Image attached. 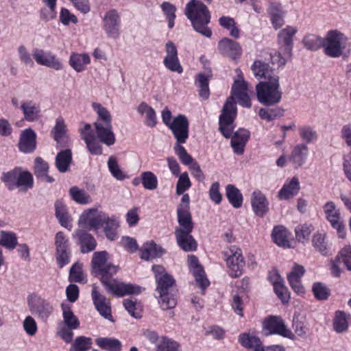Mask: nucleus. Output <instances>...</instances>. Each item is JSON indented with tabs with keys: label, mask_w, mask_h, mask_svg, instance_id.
I'll return each mask as SVG.
<instances>
[{
	"label": "nucleus",
	"mask_w": 351,
	"mask_h": 351,
	"mask_svg": "<svg viewBox=\"0 0 351 351\" xmlns=\"http://www.w3.org/2000/svg\"><path fill=\"white\" fill-rule=\"evenodd\" d=\"M249 84L242 76L235 80L232 86V96L228 98L219 116V130L226 138L231 137L230 145L234 154L241 155L250 138L248 130L241 128L232 136L234 128V121L237 117V106L234 99L243 107L250 108L252 106L249 96Z\"/></svg>",
	"instance_id": "1"
},
{
	"label": "nucleus",
	"mask_w": 351,
	"mask_h": 351,
	"mask_svg": "<svg viewBox=\"0 0 351 351\" xmlns=\"http://www.w3.org/2000/svg\"><path fill=\"white\" fill-rule=\"evenodd\" d=\"M185 14L196 32L207 38L211 36L212 31L207 27L210 21V14L203 3L191 0L186 5Z\"/></svg>",
	"instance_id": "2"
},
{
	"label": "nucleus",
	"mask_w": 351,
	"mask_h": 351,
	"mask_svg": "<svg viewBox=\"0 0 351 351\" xmlns=\"http://www.w3.org/2000/svg\"><path fill=\"white\" fill-rule=\"evenodd\" d=\"M256 90L258 101L265 106H274L282 99V92L278 76L272 77L271 80L260 82L256 86Z\"/></svg>",
	"instance_id": "3"
},
{
	"label": "nucleus",
	"mask_w": 351,
	"mask_h": 351,
	"mask_svg": "<svg viewBox=\"0 0 351 351\" xmlns=\"http://www.w3.org/2000/svg\"><path fill=\"white\" fill-rule=\"evenodd\" d=\"M350 47L348 37L338 29L329 30L324 37V53L330 58H339Z\"/></svg>",
	"instance_id": "4"
},
{
	"label": "nucleus",
	"mask_w": 351,
	"mask_h": 351,
	"mask_svg": "<svg viewBox=\"0 0 351 351\" xmlns=\"http://www.w3.org/2000/svg\"><path fill=\"white\" fill-rule=\"evenodd\" d=\"M1 179L10 191L18 188L21 191L26 192L34 186V178L32 173L20 167L3 173Z\"/></svg>",
	"instance_id": "5"
},
{
	"label": "nucleus",
	"mask_w": 351,
	"mask_h": 351,
	"mask_svg": "<svg viewBox=\"0 0 351 351\" xmlns=\"http://www.w3.org/2000/svg\"><path fill=\"white\" fill-rule=\"evenodd\" d=\"M263 331L266 336L279 335L291 340L295 339V334L279 316H269L263 322Z\"/></svg>",
	"instance_id": "6"
},
{
	"label": "nucleus",
	"mask_w": 351,
	"mask_h": 351,
	"mask_svg": "<svg viewBox=\"0 0 351 351\" xmlns=\"http://www.w3.org/2000/svg\"><path fill=\"white\" fill-rule=\"evenodd\" d=\"M322 210L326 221L333 229H335L339 238L346 234V226L341 215L340 209L331 200L327 201L322 206Z\"/></svg>",
	"instance_id": "7"
},
{
	"label": "nucleus",
	"mask_w": 351,
	"mask_h": 351,
	"mask_svg": "<svg viewBox=\"0 0 351 351\" xmlns=\"http://www.w3.org/2000/svg\"><path fill=\"white\" fill-rule=\"evenodd\" d=\"M224 254L230 276L233 278L240 276L245 266L241 250L236 245H232Z\"/></svg>",
	"instance_id": "8"
},
{
	"label": "nucleus",
	"mask_w": 351,
	"mask_h": 351,
	"mask_svg": "<svg viewBox=\"0 0 351 351\" xmlns=\"http://www.w3.org/2000/svg\"><path fill=\"white\" fill-rule=\"evenodd\" d=\"M108 254L106 251L96 252L92 258L93 271L101 276V280L107 278L117 272V267L108 263Z\"/></svg>",
	"instance_id": "9"
},
{
	"label": "nucleus",
	"mask_w": 351,
	"mask_h": 351,
	"mask_svg": "<svg viewBox=\"0 0 351 351\" xmlns=\"http://www.w3.org/2000/svg\"><path fill=\"white\" fill-rule=\"evenodd\" d=\"M106 213L96 208H88L82 212L77 221L81 229L93 230L97 232L102 226Z\"/></svg>",
	"instance_id": "10"
},
{
	"label": "nucleus",
	"mask_w": 351,
	"mask_h": 351,
	"mask_svg": "<svg viewBox=\"0 0 351 351\" xmlns=\"http://www.w3.org/2000/svg\"><path fill=\"white\" fill-rule=\"evenodd\" d=\"M32 56L38 65L46 66L55 71H60L64 69L63 62L50 51L35 48L32 50Z\"/></svg>",
	"instance_id": "11"
},
{
	"label": "nucleus",
	"mask_w": 351,
	"mask_h": 351,
	"mask_svg": "<svg viewBox=\"0 0 351 351\" xmlns=\"http://www.w3.org/2000/svg\"><path fill=\"white\" fill-rule=\"evenodd\" d=\"M103 29L108 38L116 39L119 36L121 16L118 11L111 9L106 12L102 19Z\"/></svg>",
	"instance_id": "12"
},
{
	"label": "nucleus",
	"mask_w": 351,
	"mask_h": 351,
	"mask_svg": "<svg viewBox=\"0 0 351 351\" xmlns=\"http://www.w3.org/2000/svg\"><path fill=\"white\" fill-rule=\"evenodd\" d=\"M102 284L106 289L117 296L121 297L129 294H136L141 292V287L132 284H126L118 282L117 280L104 278L101 279Z\"/></svg>",
	"instance_id": "13"
},
{
	"label": "nucleus",
	"mask_w": 351,
	"mask_h": 351,
	"mask_svg": "<svg viewBox=\"0 0 351 351\" xmlns=\"http://www.w3.org/2000/svg\"><path fill=\"white\" fill-rule=\"evenodd\" d=\"M167 128L172 132L178 143H186L189 138V123L185 115L179 114L174 117Z\"/></svg>",
	"instance_id": "14"
},
{
	"label": "nucleus",
	"mask_w": 351,
	"mask_h": 351,
	"mask_svg": "<svg viewBox=\"0 0 351 351\" xmlns=\"http://www.w3.org/2000/svg\"><path fill=\"white\" fill-rule=\"evenodd\" d=\"M72 236L83 254L89 253L97 247V241L94 237L84 229H76Z\"/></svg>",
	"instance_id": "15"
},
{
	"label": "nucleus",
	"mask_w": 351,
	"mask_h": 351,
	"mask_svg": "<svg viewBox=\"0 0 351 351\" xmlns=\"http://www.w3.org/2000/svg\"><path fill=\"white\" fill-rule=\"evenodd\" d=\"M188 264L190 271L192 273L195 280L201 289L202 294L204 290L209 286L210 282L205 275L203 267L199 264L197 258L194 255L188 256Z\"/></svg>",
	"instance_id": "16"
},
{
	"label": "nucleus",
	"mask_w": 351,
	"mask_h": 351,
	"mask_svg": "<svg viewBox=\"0 0 351 351\" xmlns=\"http://www.w3.org/2000/svg\"><path fill=\"white\" fill-rule=\"evenodd\" d=\"M152 271L154 274L157 284L156 290L158 293L169 292V288L173 286L175 282L173 277L160 265H153Z\"/></svg>",
	"instance_id": "17"
},
{
	"label": "nucleus",
	"mask_w": 351,
	"mask_h": 351,
	"mask_svg": "<svg viewBox=\"0 0 351 351\" xmlns=\"http://www.w3.org/2000/svg\"><path fill=\"white\" fill-rule=\"evenodd\" d=\"M93 304L99 314L108 319H112L110 300L97 291V287L94 285L91 293Z\"/></svg>",
	"instance_id": "18"
},
{
	"label": "nucleus",
	"mask_w": 351,
	"mask_h": 351,
	"mask_svg": "<svg viewBox=\"0 0 351 351\" xmlns=\"http://www.w3.org/2000/svg\"><path fill=\"white\" fill-rule=\"evenodd\" d=\"M30 311L43 322H46L53 314L52 304L43 299L38 298L29 304Z\"/></svg>",
	"instance_id": "19"
},
{
	"label": "nucleus",
	"mask_w": 351,
	"mask_h": 351,
	"mask_svg": "<svg viewBox=\"0 0 351 351\" xmlns=\"http://www.w3.org/2000/svg\"><path fill=\"white\" fill-rule=\"evenodd\" d=\"M297 32L298 29L296 27L287 26L278 33V44L280 49L284 50L287 56L292 53L293 37Z\"/></svg>",
	"instance_id": "20"
},
{
	"label": "nucleus",
	"mask_w": 351,
	"mask_h": 351,
	"mask_svg": "<svg viewBox=\"0 0 351 351\" xmlns=\"http://www.w3.org/2000/svg\"><path fill=\"white\" fill-rule=\"evenodd\" d=\"M19 149L25 154L33 152L36 147V134L31 128L23 130L20 134Z\"/></svg>",
	"instance_id": "21"
},
{
	"label": "nucleus",
	"mask_w": 351,
	"mask_h": 351,
	"mask_svg": "<svg viewBox=\"0 0 351 351\" xmlns=\"http://www.w3.org/2000/svg\"><path fill=\"white\" fill-rule=\"evenodd\" d=\"M251 205L252 210L258 217H263L269 210L268 199L259 190H256L252 193Z\"/></svg>",
	"instance_id": "22"
},
{
	"label": "nucleus",
	"mask_w": 351,
	"mask_h": 351,
	"mask_svg": "<svg viewBox=\"0 0 351 351\" xmlns=\"http://www.w3.org/2000/svg\"><path fill=\"white\" fill-rule=\"evenodd\" d=\"M21 110L24 119L28 122L38 121L42 117L40 106L32 100L22 101Z\"/></svg>",
	"instance_id": "23"
},
{
	"label": "nucleus",
	"mask_w": 351,
	"mask_h": 351,
	"mask_svg": "<svg viewBox=\"0 0 351 351\" xmlns=\"http://www.w3.org/2000/svg\"><path fill=\"white\" fill-rule=\"evenodd\" d=\"M97 138L100 142L108 146L115 143V134L112 131V124H101L94 123Z\"/></svg>",
	"instance_id": "24"
},
{
	"label": "nucleus",
	"mask_w": 351,
	"mask_h": 351,
	"mask_svg": "<svg viewBox=\"0 0 351 351\" xmlns=\"http://www.w3.org/2000/svg\"><path fill=\"white\" fill-rule=\"evenodd\" d=\"M219 52L230 58L235 59L241 54V47L240 45L229 38L221 39L218 44Z\"/></svg>",
	"instance_id": "25"
},
{
	"label": "nucleus",
	"mask_w": 351,
	"mask_h": 351,
	"mask_svg": "<svg viewBox=\"0 0 351 351\" xmlns=\"http://www.w3.org/2000/svg\"><path fill=\"white\" fill-rule=\"evenodd\" d=\"M90 62V57L86 53L72 52L69 59V64L77 73L84 71Z\"/></svg>",
	"instance_id": "26"
},
{
	"label": "nucleus",
	"mask_w": 351,
	"mask_h": 351,
	"mask_svg": "<svg viewBox=\"0 0 351 351\" xmlns=\"http://www.w3.org/2000/svg\"><path fill=\"white\" fill-rule=\"evenodd\" d=\"M300 189L298 178L293 177L287 180L279 191L278 197L280 199L287 200L295 196Z\"/></svg>",
	"instance_id": "27"
},
{
	"label": "nucleus",
	"mask_w": 351,
	"mask_h": 351,
	"mask_svg": "<svg viewBox=\"0 0 351 351\" xmlns=\"http://www.w3.org/2000/svg\"><path fill=\"white\" fill-rule=\"evenodd\" d=\"M55 215L60 225L69 230L73 228L72 218L68 213L66 204L62 200H57L55 203Z\"/></svg>",
	"instance_id": "28"
},
{
	"label": "nucleus",
	"mask_w": 351,
	"mask_h": 351,
	"mask_svg": "<svg viewBox=\"0 0 351 351\" xmlns=\"http://www.w3.org/2000/svg\"><path fill=\"white\" fill-rule=\"evenodd\" d=\"M104 232L108 239L114 241L117 238V230L119 227V219L114 216H109L106 213L102 221Z\"/></svg>",
	"instance_id": "29"
},
{
	"label": "nucleus",
	"mask_w": 351,
	"mask_h": 351,
	"mask_svg": "<svg viewBox=\"0 0 351 351\" xmlns=\"http://www.w3.org/2000/svg\"><path fill=\"white\" fill-rule=\"evenodd\" d=\"M191 232L192 231L175 232L178 246L185 252L195 251L197 247V242L191 235Z\"/></svg>",
	"instance_id": "30"
},
{
	"label": "nucleus",
	"mask_w": 351,
	"mask_h": 351,
	"mask_svg": "<svg viewBox=\"0 0 351 351\" xmlns=\"http://www.w3.org/2000/svg\"><path fill=\"white\" fill-rule=\"evenodd\" d=\"M239 341L245 348L252 351H264L265 348L258 337L250 333H242L239 337Z\"/></svg>",
	"instance_id": "31"
},
{
	"label": "nucleus",
	"mask_w": 351,
	"mask_h": 351,
	"mask_svg": "<svg viewBox=\"0 0 351 351\" xmlns=\"http://www.w3.org/2000/svg\"><path fill=\"white\" fill-rule=\"evenodd\" d=\"M165 253V250L153 241L143 244L141 250V258L145 261L160 257Z\"/></svg>",
	"instance_id": "32"
},
{
	"label": "nucleus",
	"mask_w": 351,
	"mask_h": 351,
	"mask_svg": "<svg viewBox=\"0 0 351 351\" xmlns=\"http://www.w3.org/2000/svg\"><path fill=\"white\" fill-rule=\"evenodd\" d=\"M178 226L175 232L193 231V223L190 210H176Z\"/></svg>",
	"instance_id": "33"
},
{
	"label": "nucleus",
	"mask_w": 351,
	"mask_h": 351,
	"mask_svg": "<svg viewBox=\"0 0 351 351\" xmlns=\"http://www.w3.org/2000/svg\"><path fill=\"white\" fill-rule=\"evenodd\" d=\"M34 173L42 182L51 183L54 179L48 174L49 165L40 157H37L34 162Z\"/></svg>",
	"instance_id": "34"
},
{
	"label": "nucleus",
	"mask_w": 351,
	"mask_h": 351,
	"mask_svg": "<svg viewBox=\"0 0 351 351\" xmlns=\"http://www.w3.org/2000/svg\"><path fill=\"white\" fill-rule=\"evenodd\" d=\"M252 70L256 77L258 79L263 78L265 80V81L271 80L274 76H278L274 73L267 64L260 60L254 62Z\"/></svg>",
	"instance_id": "35"
},
{
	"label": "nucleus",
	"mask_w": 351,
	"mask_h": 351,
	"mask_svg": "<svg viewBox=\"0 0 351 351\" xmlns=\"http://www.w3.org/2000/svg\"><path fill=\"white\" fill-rule=\"evenodd\" d=\"M273 27L277 29L284 24V14L282 6L280 4L271 3L268 8Z\"/></svg>",
	"instance_id": "36"
},
{
	"label": "nucleus",
	"mask_w": 351,
	"mask_h": 351,
	"mask_svg": "<svg viewBox=\"0 0 351 351\" xmlns=\"http://www.w3.org/2000/svg\"><path fill=\"white\" fill-rule=\"evenodd\" d=\"M63 321L59 324L69 327L71 329H77L80 326V321L71 309V306L66 303L62 304Z\"/></svg>",
	"instance_id": "37"
},
{
	"label": "nucleus",
	"mask_w": 351,
	"mask_h": 351,
	"mask_svg": "<svg viewBox=\"0 0 351 351\" xmlns=\"http://www.w3.org/2000/svg\"><path fill=\"white\" fill-rule=\"evenodd\" d=\"M308 154V147L304 144H299L293 149L289 160L295 167H298L304 164Z\"/></svg>",
	"instance_id": "38"
},
{
	"label": "nucleus",
	"mask_w": 351,
	"mask_h": 351,
	"mask_svg": "<svg viewBox=\"0 0 351 351\" xmlns=\"http://www.w3.org/2000/svg\"><path fill=\"white\" fill-rule=\"evenodd\" d=\"M290 233L283 226H276L273 229L271 237L274 243L278 246L283 247H290L289 241Z\"/></svg>",
	"instance_id": "39"
},
{
	"label": "nucleus",
	"mask_w": 351,
	"mask_h": 351,
	"mask_svg": "<svg viewBox=\"0 0 351 351\" xmlns=\"http://www.w3.org/2000/svg\"><path fill=\"white\" fill-rule=\"evenodd\" d=\"M72 162V153L70 149L60 152L56 157V167L60 173H65L69 169Z\"/></svg>",
	"instance_id": "40"
},
{
	"label": "nucleus",
	"mask_w": 351,
	"mask_h": 351,
	"mask_svg": "<svg viewBox=\"0 0 351 351\" xmlns=\"http://www.w3.org/2000/svg\"><path fill=\"white\" fill-rule=\"evenodd\" d=\"M226 195L230 204L235 208L241 207L243 204V195L240 190L234 185L228 184L226 187Z\"/></svg>",
	"instance_id": "41"
},
{
	"label": "nucleus",
	"mask_w": 351,
	"mask_h": 351,
	"mask_svg": "<svg viewBox=\"0 0 351 351\" xmlns=\"http://www.w3.org/2000/svg\"><path fill=\"white\" fill-rule=\"evenodd\" d=\"M350 322V315L343 311H337L333 320L334 330L338 333L343 332L348 330Z\"/></svg>",
	"instance_id": "42"
},
{
	"label": "nucleus",
	"mask_w": 351,
	"mask_h": 351,
	"mask_svg": "<svg viewBox=\"0 0 351 351\" xmlns=\"http://www.w3.org/2000/svg\"><path fill=\"white\" fill-rule=\"evenodd\" d=\"M137 111L141 114H145V124L150 128H154L157 123L156 114L153 108L145 102H142L137 108Z\"/></svg>",
	"instance_id": "43"
},
{
	"label": "nucleus",
	"mask_w": 351,
	"mask_h": 351,
	"mask_svg": "<svg viewBox=\"0 0 351 351\" xmlns=\"http://www.w3.org/2000/svg\"><path fill=\"white\" fill-rule=\"evenodd\" d=\"M69 193L71 199L77 204L84 205L92 202L90 195L84 189L78 186H72L69 189Z\"/></svg>",
	"instance_id": "44"
},
{
	"label": "nucleus",
	"mask_w": 351,
	"mask_h": 351,
	"mask_svg": "<svg viewBox=\"0 0 351 351\" xmlns=\"http://www.w3.org/2000/svg\"><path fill=\"white\" fill-rule=\"evenodd\" d=\"M95 341L100 348L108 351H121L122 348L121 341L114 338L99 337Z\"/></svg>",
	"instance_id": "45"
},
{
	"label": "nucleus",
	"mask_w": 351,
	"mask_h": 351,
	"mask_svg": "<svg viewBox=\"0 0 351 351\" xmlns=\"http://www.w3.org/2000/svg\"><path fill=\"white\" fill-rule=\"evenodd\" d=\"M92 107L97 115L95 123L101 124H112V116L108 110L99 103H93Z\"/></svg>",
	"instance_id": "46"
},
{
	"label": "nucleus",
	"mask_w": 351,
	"mask_h": 351,
	"mask_svg": "<svg viewBox=\"0 0 351 351\" xmlns=\"http://www.w3.org/2000/svg\"><path fill=\"white\" fill-rule=\"evenodd\" d=\"M0 245L10 250L18 245L16 234L13 232L1 230L0 232Z\"/></svg>",
	"instance_id": "47"
},
{
	"label": "nucleus",
	"mask_w": 351,
	"mask_h": 351,
	"mask_svg": "<svg viewBox=\"0 0 351 351\" xmlns=\"http://www.w3.org/2000/svg\"><path fill=\"white\" fill-rule=\"evenodd\" d=\"M141 184L149 191H154L158 188V181L157 176L150 171H143L141 174Z\"/></svg>",
	"instance_id": "48"
},
{
	"label": "nucleus",
	"mask_w": 351,
	"mask_h": 351,
	"mask_svg": "<svg viewBox=\"0 0 351 351\" xmlns=\"http://www.w3.org/2000/svg\"><path fill=\"white\" fill-rule=\"evenodd\" d=\"M285 110L276 107L274 108H263L259 110L258 115L261 119L267 121H272L277 118H280L284 115Z\"/></svg>",
	"instance_id": "49"
},
{
	"label": "nucleus",
	"mask_w": 351,
	"mask_h": 351,
	"mask_svg": "<svg viewBox=\"0 0 351 351\" xmlns=\"http://www.w3.org/2000/svg\"><path fill=\"white\" fill-rule=\"evenodd\" d=\"M156 351H181L180 344L167 337H161L157 344Z\"/></svg>",
	"instance_id": "50"
},
{
	"label": "nucleus",
	"mask_w": 351,
	"mask_h": 351,
	"mask_svg": "<svg viewBox=\"0 0 351 351\" xmlns=\"http://www.w3.org/2000/svg\"><path fill=\"white\" fill-rule=\"evenodd\" d=\"M123 306L133 317L138 319L142 317V306L136 300L126 299L123 301Z\"/></svg>",
	"instance_id": "51"
},
{
	"label": "nucleus",
	"mask_w": 351,
	"mask_h": 351,
	"mask_svg": "<svg viewBox=\"0 0 351 351\" xmlns=\"http://www.w3.org/2000/svg\"><path fill=\"white\" fill-rule=\"evenodd\" d=\"M313 230V226L311 224L304 223L298 225L295 228L296 239L301 243L307 241Z\"/></svg>",
	"instance_id": "52"
},
{
	"label": "nucleus",
	"mask_w": 351,
	"mask_h": 351,
	"mask_svg": "<svg viewBox=\"0 0 351 351\" xmlns=\"http://www.w3.org/2000/svg\"><path fill=\"white\" fill-rule=\"evenodd\" d=\"M302 43L307 49L316 51L321 47H323L324 38L308 34L303 38Z\"/></svg>",
	"instance_id": "53"
},
{
	"label": "nucleus",
	"mask_w": 351,
	"mask_h": 351,
	"mask_svg": "<svg viewBox=\"0 0 351 351\" xmlns=\"http://www.w3.org/2000/svg\"><path fill=\"white\" fill-rule=\"evenodd\" d=\"M69 280L71 282L86 283V276L82 271V265L75 263L70 269Z\"/></svg>",
	"instance_id": "54"
},
{
	"label": "nucleus",
	"mask_w": 351,
	"mask_h": 351,
	"mask_svg": "<svg viewBox=\"0 0 351 351\" xmlns=\"http://www.w3.org/2000/svg\"><path fill=\"white\" fill-rule=\"evenodd\" d=\"M53 138L57 143H60L66 132V125L62 117H58L56 124L51 131Z\"/></svg>",
	"instance_id": "55"
},
{
	"label": "nucleus",
	"mask_w": 351,
	"mask_h": 351,
	"mask_svg": "<svg viewBox=\"0 0 351 351\" xmlns=\"http://www.w3.org/2000/svg\"><path fill=\"white\" fill-rule=\"evenodd\" d=\"M221 26L230 30V35L235 38L239 37V30L236 26V23L232 18L229 16H221L219 19Z\"/></svg>",
	"instance_id": "56"
},
{
	"label": "nucleus",
	"mask_w": 351,
	"mask_h": 351,
	"mask_svg": "<svg viewBox=\"0 0 351 351\" xmlns=\"http://www.w3.org/2000/svg\"><path fill=\"white\" fill-rule=\"evenodd\" d=\"M312 243L314 247L322 254H328V245L326 241V234L317 232L313 237Z\"/></svg>",
	"instance_id": "57"
},
{
	"label": "nucleus",
	"mask_w": 351,
	"mask_h": 351,
	"mask_svg": "<svg viewBox=\"0 0 351 351\" xmlns=\"http://www.w3.org/2000/svg\"><path fill=\"white\" fill-rule=\"evenodd\" d=\"M300 138L306 143L314 142L317 138V132L309 125H303L299 128Z\"/></svg>",
	"instance_id": "58"
},
{
	"label": "nucleus",
	"mask_w": 351,
	"mask_h": 351,
	"mask_svg": "<svg viewBox=\"0 0 351 351\" xmlns=\"http://www.w3.org/2000/svg\"><path fill=\"white\" fill-rule=\"evenodd\" d=\"M108 167L111 174L117 180H122L126 178V175L121 169L117 159L113 156L108 158Z\"/></svg>",
	"instance_id": "59"
},
{
	"label": "nucleus",
	"mask_w": 351,
	"mask_h": 351,
	"mask_svg": "<svg viewBox=\"0 0 351 351\" xmlns=\"http://www.w3.org/2000/svg\"><path fill=\"white\" fill-rule=\"evenodd\" d=\"M312 291L315 298L319 300H326L330 295L329 289L322 282H315L312 286Z\"/></svg>",
	"instance_id": "60"
},
{
	"label": "nucleus",
	"mask_w": 351,
	"mask_h": 351,
	"mask_svg": "<svg viewBox=\"0 0 351 351\" xmlns=\"http://www.w3.org/2000/svg\"><path fill=\"white\" fill-rule=\"evenodd\" d=\"M18 56L22 64L27 66L34 67V58L25 45H20L17 49Z\"/></svg>",
	"instance_id": "61"
},
{
	"label": "nucleus",
	"mask_w": 351,
	"mask_h": 351,
	"mask_svg": "<svg viewBox=\"0 0 351 351\" xmlns=\"http://www.w3.org/2000/svg\"><path fill=\"white\" fill-rule=\"evenodd\" d=\"M161 8L168 20L169 27L170 29L173 28L174 26V20L176 19V7L169 2H163L161 5Z\"/></svg>",
	"instance_id": "62"
},
{
	"label": "nucleus",
	"mask_w": 351,
	"mask_h": 351,
	"mask_svg": "<svg viewBox=\"0 0 351 351\" xmlns=\"http://www.w3.org/2000/svg\"><path fill=\"white\" fill-rule=\"evenodd\" d=\"M191 186V182L186 172H184L179 176L176 184V194L180 195L184 194Z\"/></svg>",
	"instance_id": "63"
},
{
	"label": "nucleus",
	"mask_w": 351,
	"mask_h": 351,
	"mask_svg": "<svg viewBox=\"0 0 351 351\" xmlns=\"http://www.w3.org/2000/svg\"><path fill=\"white\" fill-rule=\"evenodd\" d=\"M92 344L91 339L79 337L75 339L71 347V351H87Z\"/></svg>",
	"instance_id": "64"
}]
</instances>
